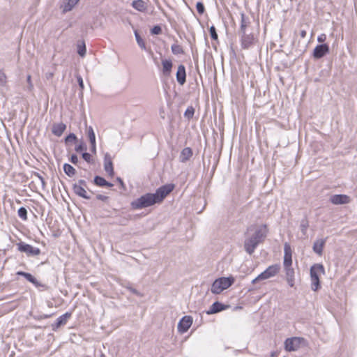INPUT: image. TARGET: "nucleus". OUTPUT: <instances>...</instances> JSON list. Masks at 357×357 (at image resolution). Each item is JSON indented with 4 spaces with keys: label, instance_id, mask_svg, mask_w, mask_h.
<instances>
[{
    "label": "nucleus",
    "instance_id": "1",
    "mask_svg": "<svg viewBox=\"0 0 357 357\" xmlns=\"http://www.w3.org/2000/svg\"><path fill=\"white\" fill-rule=\"evenodd\" d=\"M268 232L266 225H260L250 227L248 231V237L245 241V249L252 254L257 245L262 242Z\"/></svg>",
    "mask_w": 357,
    "mask_h": 357
},
{
    "label": "nucleus",
    "instance_id": "9",
    "mask_svg": "<svg viewBox=\"0 0 357 357\" xmlns=\"http://www.w3.org/2000/svg\"><path fill=\"white\" fill-rule=\"evenodd\" d=\"M18 250L20 252L26 253V255L29 256H36L40 253V249L24 243L18 244Z\"/></svg>",
    "mask_w": 357,
    "mask_h": 357
},
{
    "label": "nucleus",
    "instance_id": "4",
    "mask_svg": "<svg viewBox=\"0 0 357 357\" xmlns=\"http://www.w3.org/2000/svg\"><path fill=\"white\" fill-rule=\"evenodd\" d=\"M158 204L153 193H147L134 200L131 206L134 209H141Z\"/></svg>",
    "mask_w": 357,
    "mask_h": 357
},
{
    "label": "nucleus",
    "instance_id": "23",
    "mask_svg": "<svg viewBox=\"0 0 357 357\" xmlns=\"http://www.w3.org/2000/svg\"><path fill=\"white\" fill-rule=\"evenodd\" d=\"M17 275L24 276L28 281H29L30 282H31L32 284H33L34 285H36L37 287L40 285L38 280L30 273L22 272V271H18L17 273Z\"/></svg>",
    "mask_w": 357,
    "mask_h": 357
},
{
    "label": "nucleus",
    "instance_id": "39",
    "mask_svg": "<svg viewBox=\"0 0 357 357\" xmlns=\"http://www.w3.org/2000/svg\"><path fill=\"white\" fill-rule=\"evenodd\" d=\"M75 139H76V136L74 134H70L68 136L66 137V142L68 143V142H74V141H75Z\"/></svg>",
    "mask_w": 357,
    "mask_h": 357
},
{
    "label": "nucleus",
    "instance_id": "22",
    "mask_svg": "<svg viewBox=\"0 0 357 357\" xmlns=\"http://www.w3.org/2000/svg\"><path fill=\"white\" fill-rule=\"evenodd\" d=\"M87 134L91 144V151L96 153V136L94 131L91 127L89 128L87 130Z\"/></svg>",
    "mask_w": 357,
    "mask_h": 357
},
{
    "label": "nucleus",
    "instance_id": "45",
    "mask_svg": "<svg viewBox=\"0 0 357 357\" xmlns=\"http://www.w3.org/2000/svg\"><path fill=\"white\" fill-rule=\"evenodd\" d=\"M78 82H79V86L83 89L84 88V83H83V79L82 77H78Z\"/></svg>",
    "mask_w": 357,
    "mask_h": 357
},
{
    "label": "nucleus",
    "instance_id": "33",
    "mask_svg": "<svg viewBox=\"0 0 357 357\" xmlns=\"http://www.w3.org/2000/svg\"><path fill=\"white\" fill-rule=\"evenodd\" d=\"M27 211L26 209L24 207H21L18 210V215L22 218L23 220H26L27 218Z\"/></svg>",
    "mask_w": 357,
    "mask_h": 357
},
{
    "label": "nucleus",
    "instance_id": "25",
    "mask_svg": "<svg viewBox=\"0 0 357 357\" xmlns=\"http://www.w3.org/2000/svg\"><path fill=\"white\" fill-rule=\"evenodd\" d=\"M94 182L97 185H99V186H108V187L113 186V184L108 183L105 178H103L100 176H96L94 178Z\"/></svg>",
    "mask_w": 357,
    "mask_h": 357
},
{
    "label": "nucleus",
    "instance_id": "34",
    "mask_svg": "<svg viewBox=\"0 0 357 357\" xmlns=\"http://www.w3.org/2000/svg\"><path fill=\"white\" fill-rule=\"evenodd\" d=\"M75 151L77 152L86 151V146L84 144V143L80 142L75 147Z\"/></svg>",
    "mask_w": 357,
    "mask_h": 357
},
{
    "label": "nucleus",
    "instance_id": "8",
    "mask_svg": "<svg viewBox=\"0 0 357 357\" xmlns=\"http://www.w3.org/2000/svg\"><path fill=\"white\" fill-rule=\"evenodd\" d=\"M193 323V318L190 315L184 316L178 321L177 330L179 333H185L191 327Z\"/></svg>",
    "mask_w": 357,
    "mask_h": 357
},
{
    "label": "nucleus",
    "instance_id": "27",
    "mask_svg": "<svg viewBox=\"0 0 357 357\" xmlns=\"http://www.w3.org/2000/svg\"><path fill=\"white\" fill-rule=\"evenodd\" d=\"M70 313H66L63 315L61 316L57 319V327L61 325L65 324L67 320L70 317Z\"/></svg>",
    "mask_w": 357,
    "mask_h": 357
},
{
    "label": "nucleus",
    "instance_id": "10",
    "mask_svg": "<svg viewBox=\"0 0 357 357\" xmlns=\"http://www.w3.org/2000/svg\"><path fill=\"white\" fill-rule=\"evenodd\" d=\"M80 0H61L60 9L63 13L73 10L79 3Z\"/></svg>",
    "mask_w": 357,
    "mask_h": 357
},
{
    "label": "nucleus",
    "instance_id": "26",
    "mask_svg": "<svg viewBox=\"0 0 357 357\" xmlns=\"http://www.w3.org/2000/svg\"><path fill=\"white\" fill-rule=\"evenodd\" d=\"M63 170L65 173L69 176H73L75 174V168L68 164H65L63 165Z\"/></svg>",
    "mask_w": 357,
    "mask_h": 357
},
{
    "label": "nucleus",
    "instance_id": "17",
    "mask_svg": "<svg viewBox=\"0 0 357 357\" xmlns=\"http://www.w3.org/2000/svg\"><path fill=\"white\" fill-rule=\"evenodd\" d=\"M74 192L76 195H79V197H82L85 199H89V197L88 196V193L85 188L79 184H75L73 187Z\"/></svg>",
    "mask_w": 357,
    "mask_h": 357
},
{
    "label": "nucleus",
    "instance_id": "14",
    "mask_svg": "<svg viewBox=\"0 0 357 357\" xmlns=\"http://www.w3.org/2000/svg\"><path fill=\"white\" fill-rule=\"evenodd\" d=\"M285 269V274H286V280L287 282V284L291 287L294 286L295 283V275H294V271L291 267H286Z\"/></svg>",
    "mask_w": 357,
    "mask_h": 357
},
{
    "label": "nucleus",
    "instance_id": "18",
    "mask_svg": "<svg viewBox=\"0 0 357 357\" xmlns=\"http://www.w3.org/2000/svg\"><path fill=\"white\" fill-rule=\"evenodd\" d=\"M162 73L166 76L170 75L171 72H172V61L169 60V59H164L162 61Z\"/></svg>",
    "mask_w": 357,
    "mask_h": 357
},
{
    "label": "nucleus",
    "instance_id": "16",
    "mask_svg": "<svg viewBox=\"0 0 357 357\" xmlns=\"http://www.w3.org/2000/svg\"><path fill=\"white\" fill-rule=\"evenodd\" d=\"M228 308V306L225 305L220 303L215 302L209 308L208 311L207 312V314H215L217 312H219L220 311H222L224 310H226Z\"/></svg>",
    "mask_w": 357,
    "mask_h": 357
},
{
    "label": "nucleus",
    "instance_id": "35",
    "mask_svg": "<svg viewBox=\"0 0 357 357\" xmlns=\"http://www.w3.org/2000/svg\"><path fill=\"white\" fill-rule=\"evenodd\" d=\"M209 31H210V34H211V38L213 40H217L218 39V34L216 33L215 27L213 26H211Z\"/></svg>",
    "mask_w": 357,
    "mask_h": 357
},
{
    "label": "nucleus",
    "instance_id": "21",
    "mask_svg": "<svg viewBox=\"0 0 357 357\" xmlns=\"http://www.w3.org/2000/svg\"><path fill=\"white\" fill-rule=\"evenodd\" d=\"M325 244V241L324 239H318L317 240L313 245V250L315 253L321 255L323 252V248Z\"/></svg>",
    "mask_w": 357,
    "mask_h": 357
},
{
    "label": "nucleus",
    "instance_id": "5",
    "mask_svg": "<svg viewBox=\"0 0 357 357\" xmlns=\"http://www.w3.org/2000/svg\"><path fill=\"white\" fill-rule=\"evenodd\" d=\"M307 341L299 337L287 338L284 342V349L287 351H296L307 347Z\"/></svg>",
    "mask_w": 357,
    "mask_h": 357
},
{
    "label": "nucleus",
    "instance_id": "32",
    "mask_svg": "<svg viewBox=\"0 0 357 357\" xmlns=\"http://www.w3.org/2000/svg\"><path fill=\"white\" fill-rule=\"evenodd\" d=\"M172 51L174 54H179L183 53L181 47L176 44H174L172 46Z\"/></svg>",
    "mask_w": 357,
    "mask_h": 357
},
{
    "label": "nucleus",
    "instance_id": "28",
    "mask_svg": "<svg viewBox=\"0 0 357 357\" xmlns=\"http://www.w3.org/2000/svg\"><path fill=\"white\" fill-rule=\"evenodd\" d=\"M86 52L85 44L84 43H79L77 45V53L82 57L84 56Z\"/></svg>",
    "mask_w": 357,
    "mask_h": 357
},
{
    "label": "nucleus",
    "instance_id": "31",
    "mask_svg": "<svg viewBox=\"0 0 357 357\" xmlns=\"http://www.w3.org/2000/svg\"><path fill=\"white\" fill-rule=\"evenodd\" d=\"M284 255L292 256V250L291 245L288 243H285L284 245Z\"/></svg>",
    "mask_w": 357,
    "mask_h": 357
},
{
    "label": "nucleus",
    "instance_id": "37",
    "mask_svg": "<svg viewBox=\"0 0 357 357\" xmlns=\"http://www.w3.org/2000/svg\"><path fill=\"white\" fill-rule=\"evenodd\" d=\"M162 31L161 27L160 26H155L151 31L152 34L158 35L160 34Z\"/></svg>",
    "mask_w": 357,
    "mask_h": 357
},
{
    "label": "nucleus",
    "instance_id": "43",
    "mask_svg": "<svg viewBox=\"0 0 357 357\" xmlns=\"http://www.w3.org/2000/svg\"><path fill=\"white\" fill-rule=\"evenodd\" d=\"M82 158L86 162H90V160H91V155L89 153H88L84 152L82 154Z\"/></svg>",
    "mask_w": 357,
    "mask_h": 357
},
{
    "label": "nucleus",
    "instance_id": "29",
    "mask_svg": "<svg viewBox=\"0 0 357 357\" xmlns=\"http://www.w3.org/2000/svg\"><path fill=\"white\" fill-rule=\"evenodd\" d=\"M135 38H136L137 43L139 45V46L142 49H145L146 48L145 43L142 40V38L140 37V36L139 35L138 32L136 30L135 31Z\"/></svg>",
    "mask_w": 357,
    "mask_h": 357
},
{
    "label": "nucleus",
    "instance_id": "15",
    "mask_svg": "<svg viewBox=\"0 0 357 357\" xmlns=\"http://www.w3.org/2000/svg\"><path fill=\"white\" fill-rule=\"evenodd\" d=\"M185 68L184 66L180 65L178 67V70L176 72V79L177 82L183 85L185 82Z\"/></svg>",
    "mask_w": 357,
    "mask_h": 357
},
{
    "label": "nucleus",
    "instance_id": "47",
    "mask_svg": "<svg viewBox=\"0 0 357 357\" xmlns=\"http://www.w3.org/2000/svg\"><path fill=\"white\" fill-rule=\"evenodd\" d=\"M305 34H306V32H305V31H303L301 32V36H302V37H305Z\"/></svg>",
    "mask_w": 357,
    "mask_h": 357
},
{
    "label": "nucleus",
    "instance_id": "38",
    "mask_svg": "<svg viewBox=\"0 0 357 357\" xmlns=\"http://www.w3.org/2000/svg\"><path fill=\"white\" fill-rule=\"evenodd\" d=\"M196 8L199 13L202 14L204 12V5L201 2L197 3Z\"/></svg>",
    "mask_w": 357,
    "mask_h": 357
},
{
    "label": "nucleus",
    "instance_id": "13",
    "mask_svg": "<svg viewBox=\"0 0 357 357\" xmlns=\"http://www.w3.org/2000/svg\"><path fill=\"white\" fill-rule=\"evenodd\" d=\"M104 167L105 172L108 174V175L112 177L114 176L113 165L112 159L108 154H106L105 156Z\"/></svg>",
    "mask_w": 357,
    "mask_h": 357
},
{
    "label": "nucleus",
    "instance_id": "24",
    "mask_svg": "<svg viewBox=\"0 0 357 357\" xmlns=\"http://www.w3.org/2000/svg\"><path fill=\"white\" fill-rule=\"evenodd\" d=\"M192 155V150L190 148H185L182 150L180 155L181 160L185 162L189 160Z\"/></svg>",
    "mask_w": 357,
    "mask_h": 357
},
{
    "label": "nucleus",
    "instance_id": "20",
    "mask_svg": "<svg viewBox=\"0 0 357 357\" xmlns=\"http://www.w3.org/2000/svg\"><path fill=\"white\" fill-rule=\"evenodd\" d=\"M66 125L63 123H58L53 125L52 132L56 136H61L66 130Z\"/></svg>",
    "mask_w": 357,
    "mask_h": 357
},
{
    "label": "nucleus",
    "instance_id": "7",
    "mask_svg": "<svg viewBox=\"0 0 357 357\" xmlns=\"http://www.w3.org/2000/svg\"><path fill=\"white\" fill-rule=\"evenodd\" d=\"M173 184H167L159 188L154 194L158 204L161 203L162 200L174 190Z\"/></svg>",
    "mask_w": 357,
    "mask_h": 357
},
{
    "label": "nucleus",
    "instance_id": "46",
    "mask_svg": "<svg viewBox=\"0 0 357 357\" xmlns=\"http://www.w3.org/2000/svg\"><path fill=\"white\" fill-rule=\"evenodd\" d=\"M117 181H118V182H119L122 185H123V183L122 180H121L120 178H117Z\"/></svg>",
    "mask_w": 357,
    "mask_h": 357
},
{
    "label": "nucleus",
    "instance_id": "42",
    "mask_svg": "<svg viewBox=\"0 0 357 357\" xmlns=\"http://www.w3.org/2000/svg\"><path fill=\"white\" fill-rule=\"evenodd\" d=\"M193 114H194V111H193V109L190 108V109H188L185 113V115L186 116H188V118H190L193 116Z\"/></svg>",
    "mask_w": 357,
    "mask_h": 357
},
{
    "label": "nucleus",
    "instance_id": "36",
    "mask_svg": "<svg viewBox=\"0 0 357 357\" xmlns=\"http://www.w3.org/2000/svg\"><path fill=\"white\" fill-rule=\"evenodd\" d=\"M6 83V76L5 73L0 70V85H3Z\"/></svg>",
    "mask_w": 357,
    "mask_h": 357
},
{
    "label": "nucleus",
    "instance_id": "41",
    "mask_svg": "<svg viewBox=\"0 0 357 357\" xmlns=\"http://www.w3.org/2000/svg\"><path fill=\"white\" fill-rule=\"evenodd\" d=\"M26 81H27V83L29 84V89L30 90H32L33 88V83H32V81H31V75H28L27 76V78H26Z\"/></svg>",
    "mask_w": 357,
    "mask_h": 357
},
{
    "label": "nucleus",
    "instance_id": "3",
    "mask_svg": "<svg viewBox=\"0 0 357 357\" xmlns=\"http://www.w3.org/2000/svg\"><path fill=\"white\" fill-rule=\"evenodd\" d=\"M234 281L235 279L233 276L219 278L213 282L211 291L214 294H220L230 287Z\"/></svg>",
    "mask_w": 357,
    "mask_h": 357
},
{
    "label": "nucleus",
    "instance_id": "40",
    "mask_svg": "<svg viewBox=\"0 0 357 357\" xmlns=\"http://www.w3.org/2000/svg\"><path fill=\"white\" fill-rule=\"evenodd\" d=\"M326 40V36L324 33L320 34L317 37V41L319 43H324Z\"/></svg>",
    "mask_w": 357,
    "mask_h": 357
},
{
    "label": "nucleus",
    "instance_id": "12",
    "mask_svg": "<svg viewBox=\"0 0 357 357\" xmlns=\"http://www.w3.org/2000/svg\"><path fill=\"white\" fill-rule=\"evenodd\" d=\"M330 201L334 204H343L349 203L350 198L345 195H334L331 197Z\"/></svg>",
    "mask_w": 357,
    "mask_h": 357
},
{
    "label": "nucleus",
    "instance_id": "6",
    "mask_svg": "<svg viewBox=\"0 0 357 357\" xmlns=\"http://www.w3.org/2000/svg\"><path fill=\"white\" fill-rule=\"evenodd\" d=\"M280 269V265L275 264L268 266L264 272L260 273L252 281V284H255L258 281L264 280L276 275Z\"/></svg>",
    "mask_w": 357,
    "mask_h": 357
},
{
    "label": "nucleus",
    "instance_id": "2",
    "mask_svg": "<svg viewBox=\"0 0 357 357\" xmlns=\"http://www.w3.org/2000/svg\"><path fill=\"white\" fill-rule=\"evenodd\" d=\"M325 274V270L323 265L315 264L310 268L311 289L317 291L321 287L320 278Z\"/></svg>",
    "mask_w": 357,
    "mask_h": 357
},
{
    "label": "nucleus",
    "instance_id": "30",
    "mask_svg": "<svg viewBox=\"0 0 357 357\" xmlns=\"http://www.w3.org/2000/svg\"><path fill=\"white\" fill-rule=\"evenodd\" d=\"M292 256L284 255V267H291Z\"/></svg>",
    "mask_w": 357,
    "mask_h": 357
},
{
    "label": "nucleus",
    "instance_id": "11",
    "mask_svg": "<svg viewBox=\"0 0 357 357\" xmlns=\"http://www.w3.org/2000/svg\"><path fill=\"white\" fill-rule=\"evenodd\" d=\"M329 51L328 45L321 44L315 47L313 51V56L315 59H320L326 54Z\"/></svg>",
    "mask_w": 357,
    "mask_h": 357
},
{
    "label": "nucleus",
    "instance_id": "44",
    "mask_svg": "<svg viewBox=\"0 0 357 357\" xmlns=\"http://www.w3.org/2000/svg\"><path fill=\"white\" fill-rule=\"evenodd\" d=\"M70 161L73 163V164H76L77 162H78V158L75 155H73L70 158Z\"/></svg>",
    "mask_w": 357,
    "mask_h": 357
},
{
    "label": "nucleus",
    "instance_id": "19",
    "mask_svg": "<svg viewBox=\"0 0 357 357\" xmlns=\"http://www.w3.org/2000/svg\"><path fill=\"white\" fill-rule=\"evenodd\" d=\"M132 6L138 11L144 12L147 9V4L143 0H135L132 3Z\"/></svg>",
    "mask_w": 357,
    "mask_h": 357
}]
</instances>
